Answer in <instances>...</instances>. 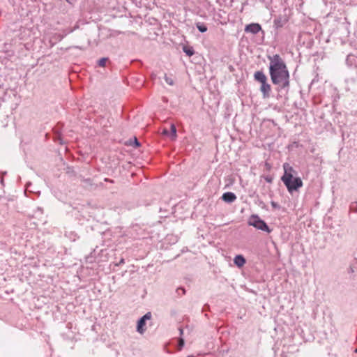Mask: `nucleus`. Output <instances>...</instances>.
Here are the masks:
<instances>
[{
	"label": "nucleus",
	"instance_id": "22",
	"mask_svg": "<svg viewBox=\"0 0 357 357\" xmlns=\"http://www.w3.org/2000/svg\"><path fill=\"white\" fill-rule=\"evenodd\" d=\"M135 146H139L140 145L139 142H138L137 138H135Z\"/></svg>",
	"mask_w": 357,
	"mask_h": 357
},
{
	"label": "nucleus",
	"instance_id": "4",
	"mask_svg": "<svg viewBox=\"0 0 357 357\" xmlns=\"http://www.w3.org/2000/svg\"><path fill=\"white\" fill-rule=\"evenodd\" d=\"M287 187L288 191L290 193H292L294 191H298V190L303 186V181L302 180L296 177L292 178L288 185H285Z\"/></svg>",
	"mask_w": 357,
	"mask_h": 357
},
{
	"label": "nucleus",
	"instance_id": "14",
	"mask_svg": "<svg viewBox=\"0 0 357 357\" xmlns=\"http://www.w3.org/2000/svg\"><path fill=\"white\" fill-rule=\"evenodd\" d=\"M170 137L174 139L176 137V128L174 124L171 125V130L169 131Z\"/></svg>",
	"mask_w": 357,
	"mask_h": 357
},
{
	"label": "nucleus",
	"instance_id": "18",
	"mask_svg": "<svg viewBox=\"0 0 357 357\" xmlns=\"http://www.w3.org/2000/svg\"><path fill=\"white\" fill-rule=\"evenodd\" d=\"M107 61V58H102L98 61V65L101 67H104L106 64V62Z\"/></svg>",
	"mask_w": 357,
	"mask_h": 357
},
{
	"label": "nucleus",
	"instance_id": "21",
	"mask_svg": "<svg viewBox=\"0 0 357 357\" xmlns=\"http://www.w3.org/2000/svg\"><path fill=\"white\" fill-rule=\"evenodd\" d=\"M274 23H275V24L277 26H282V25L280 24V21H279V20H275Z\"/></svg>",
	"mask_w": 357,
	"mask_h": 357
},
{
	"label": "nucleus",
	"instance_id": "1",
	"mask_svg": "<svg viewBox=\"0 0 357 357\" xmlns=\"http://www.w3.org/2000/svg\"><path fill=\"white\" fill-rule=\"evenodd\" d=\"M268 59L269 74L273 84L278 86V90L289 88V73L284 61L278 54L268 56Z\"/></svg>",
	"mask_w": 357,
	"mask_h": 357
},
{
	"label": "nucleus",
	"instance_id": "28",
	"mask_svg": "<svg viewBox=\"0 0 357 357\" xmlns=\"http://www.w3.org/2000/svg\"><path fill=\"white\" fill-rule=\"evenodd\" d=\"M282 357H287L286 356H282Z\"/></svg>",
	"mask_w": 357,
	"mask_h": 357
},
{
	"label": "nucleus",
	"instance_id": "11",
	"mask_svg": "<svg viewBox=\"0 0 357 357\" xmlns=\"http://www.w3.org/2000/svg\"><path fill=\"white\" fill-rule=\"evenodd\" d=\"M294 174L284 172V175L282 176L281 180L284 185H288L289 181L294 178Z\"/></svg>",
	"mask_w": 357,
	"mask_h": 357
},
{
	"label": "nucleus",
	"instance_id": "5",
	"mask_svg": "<svg viewBox=\"0 0 357 357\" xmlns=\"http://www.w3.org/2000/svg\"><path fill=\"white\" fill-rule=\"evenodd\" d=\"M151 313L149 312L138 320L137 326V332H139L141 334L144 333V332L146 331V328L144 327L146 325V321L147 320H150L151 319Z\"/></svg>",
	"mask_w": 357,
	"mask_h": 357
},
{
	"label": "nucleus",
	"instance_id": "26",
	"mask_svg": "<svg viewBox=\"0 0 357 357\" xmlns=\"http://www.w3.org/2000/svg\"><path fill=\"white\" fill-rule=\"evenodd\" d=\"M124 263V259H122L121 261H120V264H123Z\"/></svg>",
	"mask_w": 357,
	"mask_h": 357
},
{
	"label": "nucleus",
	"instance_id": "20",
	"mask_svg": "<svg viewBox=\"0 0 357 357\" xmlns=\"http://www.w3.org/2000/svg\"><path fill=\"white\" fill-rule=\"evenodd\" d=\"M162 134L165 135H169L170 136L169 131L167 129H164L162 130Z\"/></svg>",
	"mask_w": 357,
	"mask_h": 357
},
{
	"label": "nucleus",
	"instance_id": "6",
	"mask_svg": "<svg viewBox=\"0 0 357 357\" xmlns=\"http://www.w3.org/2000/svg\"><path fill=\"white\" fill-rule=\"evenodd\" d=\"M14 32H16L15 36H17L20 40H26L31 34V31L22 26H16V29H14Z\"/></svg>",
	"mask_w": 357,
	"mask_h": 357
},
{
	"label": "nucleus",
	"instance_id": "17",
	"mask_svg": "<svg viewBox=\"0 0 357 357\" xmlns=\"http://www.w3.org/2000/svg\"><path fill=\"white\" fill-rule=\"evenodd\" d=\"M350 210L354 213L357 212V202H354L350 205Z\"/></svg>",
	"mask_w": 357,
	"mask_h": 357
},
{
	"label": "nucleus",
	"instance_id": "23",
	"mask_svg": "<svg viewBox=\"0 0 357 357\" xmlns=\"http://www.w3.org/2000/svg\"><path fill=\"white\" fill-rule=\"evenodd\" d=\"M265 180L268 182V183H271L272 182V178H270V177H266L265 178Z\"/></svg>",
	"mask_w": 357,
	"mask_h": 357
},
{
	"label": "nucleus",
	"instance_id": "8",
	"mask_svg": "<svg viewBox=\"0 0 357 357\" xmlns=\"http://www.w3.org/2000/svg\"><path fill=\"white\" fill-rule=\"evenodd\" d=\"M222 199L227 203H232L236 199V196L231 192H227L222 195Z\"/></svg>",
	"mask_w": 357,
	"mask_h": 357
},
{
	"label": "nucleus",
	"instance_id": "16",
	"mask_svg": "<svg viewBox=\"0 0 357 357\" xmlns=\"http://www.w3.org/2000/svg\"><path fill=\"white\" fill-rule=\"evenodd\" d=\"M164 78H165V80L167 82V84H168L170 86L174 85V82L172 78L169 77L166 74H165Z\"/></svg>",
	"mask_w": 357,
	"mask_h": 357
},
{
	"label": "nucleus",
	"instance_id": "13",
	"mask_svg": "<svg viewBox=\"0 0 357 357\" xmlns=\"http://www.w3.org/2000/svg\"><path fill=\"white\" fill-rule=\"evenodd\" d=\"M183 50L189 56H192L195 53L192 47H188L186 46L183 47Z\"/></svg>",
	"mask_w": 357,
	"mask_h": 357
},
{
	"label": "nucleus",
	"instance_id": "15",
	"mask_svg": "<svg viewBox=\"0 0 357 357\" xmlns=\"http://www.w3.org/2000/svg\"><path fill=\"white\" fill-rule=\"evenodd\" d=\"M196 26L197 28L198 29V30L202 32V33H204L207 31V27L206 25H204V24L202 23H197L196 24Z\"/></svg>",
	"mask_w": 357,
	"mask_h": 357
},
{
	"label": "nucleus",
	"instance_id": "7",
	"mask_svg": "<svg viewBox=\"0 0 357 357\" xmlns=\"http://www.w3.org/2000/svg\"><path fill=\"white\" fill-rule=\"evenodd\" d=\"M261 30V26L258 23H252L248 24L245 27V31L246 33H251L252 34H257Z\"/></svg>",
	"mask_w": 357,
	"mask_h": 357
},
{
	"label": "nucleus",
	"instance_id": "3",
	"mask_svg": "<svg viewBox=\"0 0 357 357\" xmlns=\"http://www.w3.org/2000/svg\"><path fill=\"white\" fill-rule=\"evenodd\" d=\"M248 224L257 229L266 231L267 233L271 232V229H270L267 224L257 215H252L248 220Z\"/></svg>",
	"mask_w": 357,
	"mask_h": 357
},
{
	"label": "nucleus",
	"instance_id": "9",
	"mask_svg": "<svg viewBox=\"0 0 357 357\" xmlns=\"http://www.w3.org/2000/svg\"><path fill=\"white\" fill-rule=\"evenodd\" d=\"M245 259L242 255H236L234 259V263L236 266L241 268L245 264Z\"/></svg>",
	"mask_w": 357,
	"mask_h": 357
},
{
	"label": "nucleus",
	"instance_id": "24",
	"mask_svg": "<svg viewBox=\"0 0 357 357\" xmlns=\"http://www.w3.org/2000/svg\"><path fill=\"white\" fill-rule=\"evenodd\" d=\"M105 181H109V182H111V183H113V181H112V180H110V179H109V178H105Z\"/></svg>",
	"mask_w": 357,
	"mask_h": 357
},
{
	"label": "nucleus",
	"instance_id": "12",
	"mask_svg": "<svg viewBox=\"0 0 357 357\" xmlns=\"http://www.w3.org/2000/svg\"><path fill=\"white\" fill-rule=\"evenodd\" d=\"M283 169H284V172H287L288 173L293 174L295 173L294 169L292 168V167L289 163H287V162L284 163Z\"/></svg>",
	"mask_w": 357,
	"mask_h": 357
},
{
	"label": "nucleus",
	"instance_id": "10",
	"mask_svg": "<svg viewBox=\"0 0 357 357\" xmlns=\"http://www.w3.org/2000/svg\"><path fill=\"white\" fill-rule=\"evenodd\" d=\"M346 63L347 65L351 66H356L357 64V56H356L354 54H349L346 59Z\"/></svg>",
	"mask_w": 357,
	"mask_h": 357
},
{
	"label": "nucleus",
	"instance_id": "2",
	"mask_svg": "<svg viewBox=\"0 0 357 357\" xmlns=\"http://www.w3.org/2000/svg\"><path fill=\"white\" fill-rule=\"evenodd\" d=\"M255 81L261 84L260 91L264 98H268L271 91V86L267 82V77L262 71H256L254 74Z\"/></svg>",
	"mask_w": 357,
	"mask_h": 357
},
{
	"label": "nucleus",
	"instance_id": "27",
	"mask_svg": "<svg viewBox=\"0 0 357 357\" xmlns=\"http://www.w3.org/2000/svg\"><path fill=\"white\" fill-rule=\"evenodd\" d=\"M272 206L275 207L276 206V204H275L274 202H272Z\"/></svg>",
	"mask_w": 357,
	"mask_h": 357
},
{
	"label": "nucleus",
	"instance_id": "25",
	"mask_svg": "<svg viewBox=\"0 0 357 357\" xmlns=\"http://www.w3.org/2000/svg\"><path fill=\"white\" fill-rule=\"evenodd\" d=\"M179 331H180V334L182 335L183 334V329L182 328H179Z\"/></svg>",
	"mask_w": 357,
	"mask_h": 357
},
{
	"label": "nucleus",
	"instance_id": "19",
	"mask_svg": "<svg viewBox=\"0 0 357 357\" xmlns=\"http://www.w3.org/2000/svg\"><path fill=\"white\" fill-rule=\"evenodd\" d=\"M184 344H185L184 340L183 338H180L178 340V350H181L183 348V347L184 346Z\"/></svg>",
	"mask_w": 357,
	"mask_h": 357
}]
</instances>
